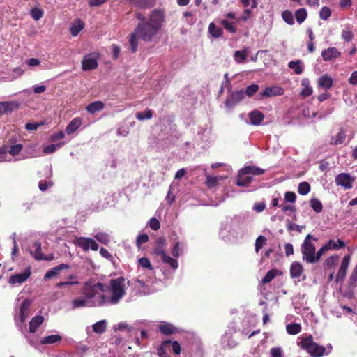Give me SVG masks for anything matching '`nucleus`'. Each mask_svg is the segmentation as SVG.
I'll list each match as a JSON object with an SVG mask.
<instances>
[{
  "instance_id": "obj_1",
  "label": "nucleus",
  "mask_w": 357,
  "mask_h": 357,
  "mask_svg": "<svg viewBox=\"0 0 357 357\" xmlns=\"http://www.w3.org/2000/svg\"><path fill=\"white\" fill-rule=\"evenodd\" d=\"M165 22V13L160 9L153 10L148 16V21L138 23L135 29L129 35L130 51H137L139 39L145 42H151L162 29Z\"/></svg>"
},
{
  "instance_id": "obj_2",
  "label": "nucleus",
  "mask_w": 357,
  "mask_h": 357,
  "mask_svg": "<svg viewBox=\"0 0 357 357\" xmlns=\"http://www.w3.org/2000/svg\"><path fill=\"white\" fill-rule=\"evenodd\" d=\"M98 291L100 292L105 291V286L102 283L98 282L93 284L91 282H85L81 289L83 298L73 299L71 301L72 309L104 305L107 301V297L105 295H100L97 301L93 300Z\"/></svg>"
},
{
  "instance_id": "obj_3",
  "label": "nucleus",
  "mask_w": 357,
  "mask_h": 357,
  "mask_svg": "<svg viewBox=\"0 0 357 357\" xmlns=\"http://www.w3.org/2000/svg\"><path fill=\"white\" fill-rule=\"evenodd\" d=\"M300 347L305 350L311 357H322L326 352V348L318 344L313 340L312 335H308L302 339Z\"/></svg>"
},
{
  "instance_id": "obj_4",
  "label": "nucleus",
  "mask_w": 357,
  "mask_h": 357,
  "mask_svg": "<svg viewBox=\"0 0 357 357\" xmlns=\"http://www.w3.org/2000/svg\"><path fill=\"white\" fill-rule=\"evenodd\" d=\"M125 278L123 277H118L116 279L110 280V287L112 296L109 302L112 304H116L126 294L125 291ZM109 300L107 299L108 302Z\"/></svg>"
},
{
  "instance_id": "obj_5",
  "label": "nucleus",
  "mask_w": 357,
  "mask_h": 357,
  "mask_svg": "<svg viewBox=\"0 0 357 357\" xmlns=\"http://www.w3.org/2000/svg\"><path fill=\"white\" fill-rule=\"evenodd\" d=\"M311 239H313V238L310 234H308L305 237L304 242L301 245V252L303 260H305L307 263L313 264L314 263L316 248L310 241ZM314 240L317 241V238H314Z\"/></svg>"
},
{
  "instance_id": "obj_6",
  "label": "nucleus",
  "mask_w": 357,
  "mask_h": 357,
  "mask_svg": "<svg viewBox=\"0 0 357 357\" xmlns=\"http://www.w3.org/2000/svg\"><path fill=\"white\" fill-rule=\"evenodd\" d=\"M74 243L85 252L88 251L89 248L94 251L98 250L99 248L98 243L91 238L78 237L75 239Z\"/></svg>"
},
{
  "instance_id": "obj_7",
  "label": "nucleus",
  "mask_w": 357,
  "mask_h": 357,
  "mask_svg": "<svg viewBox=\"0 0 357 357\" xmlns=\"http://www.w3.org/2000/svg\"><path fill=\"white\" fill-rule=\"evenodd\" d=\"M355 178L347 173H340L335 176V181L337 185L343 187L344 189H351Z\"/></svg>"
},
{
  "instance_id": "obj_8",
  "label": "nucleus",
  "mask_w": 357,
  "mask_h": 357,
  "mask_svg": "<svg viewBox=\"0 0 357 357\" xmlns=\"http://www.w3.org/2000/svg\"><path fill=\"white\" fill-rule=\"evenodd\" d=\"M351 256L349 255H345L341 262L340 267L336 275V282H343L347 275V271L349 266Z\"/></svg>"
},
{
  "instance_id": "obj_9",
  "label": "nucleus",
  "mask_w": 357,
  "mask_h": 357,
  "mask_svg": "<svg viewBox=\"0 0 357 357\" xmlns=\"http://www.w3.org/2000/svg\"><path fill=\"white\" fill-rule=\"evenodd\" d=\"M98 56L89 54L85 56L82 61V69L85 71L96 69L98 67Z\"/></svg>"
},
{
  "instance_id": "obj_10",
  "label": "nucleus",
  "mask_w": 357,
  "mask_h": 357,
  "mask_svg": "<svg viewBox=\"0 0 357 357\" xmlns=\"http://www.w3.org/2000/svg\"><path fill=\"white\" fill-rule=\"evenodd\" d=\"M245 98V93L243 90L232 92L231 96L226 100L225 106L227 108L233 107Z\"/></svg>"
},
{
  "instance_id": "obj_11",
  "label": "nucleus",
  "mask_w": 357,
  "mask_h": 357,
  "mask_svg": "<svg viewBox=\"0 0 357 357\" xmlns=\"http://www.w3.org/2000/svg\"><path fill=\"white\" fill-rule=\"evenodd\" d=\"M31 274V268L28 267L24 273L11 275L8 279V282L11 284H22L29 278Z\"/></svg>"
},
{
  "instance_id": "obj_12",
  "label": "nucleus",
  "mask_w": 357,
  "mask_h": 357,
  "mask_svg": "<svg viewBox=\"0 0 357 357\" xmlns=\"http://www.w3.org/2000/svg\"><path fill=\"white\" fill-rule=\"evenodd\" d=\"M32 304V301L29 298H26L23 301L19 312V319L22 324L29 315V309Z\"/></svg>"
},
{
  "instance_id": "obj_13",
  "label": "nucleus",
  "mask_w": 357,
  "mask_h": 357,
  "mask_svg": "<svg viewBox=\"0 0 357 357\" xmlns=\"http://www.w3.org/2000/svg\"><path fill=\"white\" fill-rule=\"evenodd\" d=\"M340 55L341 53L335 47H329L324 50L321 52V56L323 59L326 61H331L333 59L340 57Z\"/></svg>"
},
{
  "instance_id": "obj_14",
  "label": "nucleus",
  "mask_w": 357,
  "mask_h": 357,
  "mask_svg": "<svg viewBox=\"0 0 357 357\" xmlns=\"http://www.w3.org/2000/svg\"><path fill=\"white\" fill-rule=\"evenodd\" d=\"M253 181V177L249 174H245L243 169H241L238 173V177L236 184L238 186L247 187Z\"/></svg>"
},
{
  "instance_id": "obj_15",
  "label": "nucleus",
  "mask_w": 357,
  "mask_h": 357,
  "mask_svg": "<svg viewBox=\"0 0 357 357\" xmlns=\"http://www.w3.org/2000/svg\"><path fill=\"white\" fill-rule=\"evenodd\" d=\"M166 246V240L163 237L158 238L155 243V247L153 249V254L156 256H160L161 257L165 255Z\"/></svg>"
},
{
  "instance_id": "obj_16",
  "label": "nucleus",
  "mask_w": 357,
  "mask_h": 357,
  "mask_svg": "<svg viewBox=\"0 0 357 357\" xmlns=\"http://www.w3.org/2000/svg\"><path fill=\"white\" fill-rule=\"evenodd\" d=\"M284 93V90L280 86H271L266 87L264 91L261 93V96L264 98L275 96H282Z\"/></svg>"
},
{
  "instance_id": "obj_17",
  "label": "nucleus",
  "mask_w": 357,
  "mask_h": 357,
  "mask_svg": "<svg viewBox=\"0 0 357 357\" xmlns=\"http://www.w3.org/2000/svg\"><path fill=\"white\" fill-rule=\"evenodd\" d=\"M70 266L66 264H61L49 270L45 275L44 279L48 280L59 275V272L64 269H69Z\"/></svg>"
},
{
  "instance_id": "obj_18",
  "label": "nucleus",
  "mask_w": 357,
  "mask_h": 357,
  "mask_svg": "<svg viewBox=\"0 0 357 357\" xmlns=\"http://www.w3.org/2000/svg\"><path fill=\"white\" fill-rule=\"evenodd\" d=\"M333 84V79L328 75L327 74H324L321 75L318 79V86L321 88H323L326 90L330 89Z\"/></svg>"
},
{
  "instance_id": "obj_19",
  "label": "nucleus",
  "mask_w": 357,
  "mask_h": 357,
  "mask_svg": "<svg viewBox=\"0 0 357 357\" xmlns=\"http://www.w3.org/2000/svg\"><path fill=\"white\" fill-rule=\"evenodd\" d=\"M104 108V102L100 100H97L89 104L86 107V110L88 113L93 114L97 112L102 111Z\"/></svg>"
},
{
  "instance_id": "obj_20",
  "label": "nucleus",
  "mask_w": 357,
  "mask_h": 357,
  "mask_svg": "<svg viewBox=\"0 0 357 357\" xmlns=\"http://www.w3.org/2000/svg\"><path fill=\"white\" fill-rule=\"evenodd\" d=\"M82 121L79 117L74 118L66 128V132L68 135L73 134L82 125Z\"/></svg>"
},
{
  "instance_id": "obj_21",
  "label": "nucleus",
  "mask_w": 357,
  "mask_h": 357,
  "mask_svg": "<svg viewBox=\"0 0 357 357\" xmlns=\"http://www.w3.org/2000/svg\"><path fill=\"white\" fill-rule=\"evenodd\" d=\"M159 331L165 335H170L175 333L177 331V328L169 323H165L160 324L158 326Z\"/></svg>"
},
{
  "instance_id": "obj_22",
  "label": "nucleus",
  "mask_w": 357,
  "mask_h": 357,
  "mask_svg": "<svg viewBox=\"0 0 357 357\" xmlns=\"http://www.w3.org/2000/svg\"><path fill=\"white\" fill-rule=\"evenodd\" d=\"M249 118L252 125L258 126L263 121L264 115L260 111L254 110L250 112Z\"/></svg>"
},
{
  "instance_id": "obj_23",
  "label": "nucleus",
  "mask_w": 357,
  "mask_h": 357,
  "mask_svg": "<svg viewBox=\"0 0 357 357\" xmlns=\"http://www.w3.org/2000/svg\"><path fill=\"white\" fill-rule=\"evenodd\" d=\"M303 272V267L301 263L294 261L290 266V275L293 278H299Z\"/></svg>"
},
{
  "instance_id": "obj_24",
  "label": "nucleus",
  "mask_w": 357,
  "mask_h": 357,
  "mask_svg": "<svg viewBox=\"0 0 357 357\" xmlns=\"http://www.w3.org/2000/svg\"><path fill=\"white\" fill-rule=\"evenodd\" d=\"M84 28V22L80 19H77L75 22L72 24L70 31L73 36H77Z\"/></svg>"
},
{
  "instance_id": "obj_25",
  "label": "nucleus",
  "mask_w": 357,
  "mask_h": 357,
  "mask_svg": "<svg viewBox=\"0 0 357 357\" xmlns=\"http://www.w3.org/2000/svg\"><path fill=\"white\" fill-rule=\"evenodd\" d=\"M44 317L40 315L33 317L29 322V331L35 333L38 327L43 324Z\"/></svg>"
},
{
  "instance_id": "obj_26",
  "label": "nucleus",
  "mask_w": 357,
  "mask_h": 357,
  "mask_svg": "<svg viewBox=\"0 0 357 357\" xmlns=\"http://www.w3.org/2000/svg\"><path fill=\"white\" fill-rule=\"evenodd\" d=\"M245 174L253 176L262 175L264 174L265 170L256 166H246L242 168Z\"/></svg>"
},
{
  "instance_id": "obj_27",
  "label": "nucleus",
  "mask_w": 357,
  "mask_h": 357,
  "mask_svg": "<svg viewBox=\"0 0 357 357\" xmlns=\"http://www.w3.org/2000/svg\"><path fill=\"white\" fill-rule=\"evenodd\" d=\"M346 139L345 131L341 128L336 136L331 137L330 144L332 145H339L342 144Z\"/></svg>"
},
{
  "instance_id": "obj_28",
  "label": "nucleus",
  "mask_w": 357,
  "mask_h": 357,
  "mask_svg": "<svg viewBox=\"0 0 357 357\" xmlns=\"http://www.w3.org/2000/svg\"><path fill=\"white\" fill-rule=\"evenodd\" d=\"M33 246L35 248V250L31 251V255L37 261L43 260V254L42 252L41 243L39 241H36L33 244Z\"/></svg>"
},
{
  "instance_id": "obj_29",
  "label": "nucleus",
  "mask_w": 357,
  "mask_h": 357,
  "mask_svg": "<svg viewBox=\"0 0 357 357\" xmlns=\"http://www.w3.org/2000/svg\"><path fill=\"white\" fill-rule=\"evenodd\" d=\"M62 340V337L59 335H51L44 337L41 339L40 343L42 344H50L60 342Z\"/></svg>"
},
{
  "instance_id": "obj_30",
  "label": "nucleus",
  "mask_w": 357,
  "mask_h": 357,
  "mask_svg": "<svg viewBox=\"0 0 357 357\" xmlns=\"http://www.w3.org/2000/svg\"><path fill=\"white\" fill-rule=\"evenodd\" d=\"M208 32L214 38H219L223 35V29L220 27H218L213 22L210 23Z\"/></svg>"
},
{
  "instance_id": "obj_31",
  "label": "nucleus",
  "mask_w": 357,
  "mask_h": 357,
  "mask_svg": "<svg viewBox=\"0 0 357 357\" xmlns=\"http://www.w3.org/2000/svg\"><path fill=\"white\" fill-rule=\"evenodd\" d=\"M301 85L303 86L301 92V95L304 97H308L312 93V88L310 86V81L308 79H303L301 82Z\"/></svg>"
},
{
  "instance_id": "obj_32",
  "label": "nucleus",
  "mask_w": 357,
  "mask_h": 357,
  "mask_svg": "<svg viewBox=\"0 0 357 357\" xmlns=\"http://www.w3.org/2000/svg\"><path fill=\"white\" fill-rule=\"evenodd\" d=\"M307 12L305 8H301L296 10L295 18L298 24H302L307 18Z\"/></svg>"
},
{
  "instance_id": "obj_33",
  "label": "nucleus",
  "mask_w": 357,
  "mask_h": 357,
  "mask_svg": "<svg viewBox=\"0 0 357 357\" xmlns=\"http://www.w3.org/2000/svg\"><path fill=\"white\" fill-rule=\"evenodd\" d=\"M288 66L289 68L294 69V73L296 75H300L303 71V68L302 66V62L300 60L290 61L288 63Z\"/></svg>"
},
{
  "instance_id": "obj_34",
  "label": "nucleus",
  "mask_w": 357,
  "mask_h": 357,
  "mask_svg": "<svg viewBox=\"0 0 357 357\" xmlns=\"http://www.w3.org/2000/svg\"><path fill=\"white\" fill-rule=\"evenodd\" d=\"M171 340H167L163 341L160 347L158 349V355L160 357H168V354L166 351L167 349L169 347Z\"/></svg>"
},
{
  "instance_id": "obj_35",
  "label": "nucleus",
  "mask_w": 357,
  "mask_h": 357,
  "mask_svg": "<svg viewBox=\"0 0 357 357\" xmlns=\"http://www.w3.org/2000/svg\"><path fill=\"white\" fill-rule=\"evenodd\" d=\"M155 4V0H137L135 6L143 9H148L153 7Z\"/></svg>"
},
{
  "instance_id": "obj_36",
  "label": "nucleus",
  "mask_w": 357,
  "mask_h": 357,
  "mask_svg": "<svg viewBox=\"0 0 357 357\" xmlns=\"http://www.w3.org/2000/svg\"><path fill=\"white\" fill-rule=\"evenodd\" d=\"M107 325L105 320L99 321L93 325V331L98 334H102L106 331Z\"/></svg>"
},
{
  "instance_id": "obj_37",
  "label": "nucleus",
  "mask_w": 357,
  "mask_h": 357,
  "mask_svg": "<svg viewBox=\"0 0 357 357\" xmlns=\"http://www.w3.org/2000/svg\"><path fill=\"white\" fill-rule=\"evenodd\" d=\"M287 332L290 335H297L301 331V326L299 324H289L286 326Z\"/></svg>"
},
{
  "instance_id": "obj_38",
  "label": "nucleus",
  "mask_w": 357,
  "mask_h": 357,
  "mask_svg": "<svg viewBox=\"0 0 357 357\" xmlns=\"http://www.w3.org/2000/svg\"><path fill=\"white\" fill-rule=\"evenodd\" d=\"M331 241H328L322 246L314 255V263L319 261L321 257L327 251L331 250Z\"/></svg>"
},
{
  "instance_id": "obj_39",
  "label": "nucleus",
  "mask_w": 357,
  "mask_h": 357,
  "mask_svg": "<svg viewBox=\"0 0 357 357\" xmlns=\"http://www.w3.org/2000/svg\"><path fill=\"white\" fill-rule=\"evenodd\" d=\"M310 206L316 213H320L323 210L322 203L317 198L311 199L310 200Z\"/></svg>"
},
{
  "instance_id": "obj_40",
  "label": "nucleus",
  "mask_w": 357,
  "mask_h": 357,
  "mask_svg": "<svg viewBox=\"0 0 357 357\" xmlns=\"http://www.w3.org/2000/svg\"><path fill=\"white\" fill-rule=\"evenodd\" d=\"M13 102H0V115L6 114L13 110Z\"/></svg>"
},
{
  "instance_id": "obj_41",
  "label": "nucleus",
  "mask_w": 357,
  "mask_h": 357,
  "mask_svg": "<svg viewBox=\"0 0 357 357\" xmlns=\"http://www.w3.org/2000/svg\"><path fill=\"white\" fill-rule=\"evenodd\" d=\"M221 24L231 33H235L237 31V29L234 26V23L229 22L227 19L222 20L221 21Z\"/></svg>"
},
{
  "instance_id": "obj_42",
  "label": "nucleus",
  "mask_w": 357,
  "mask_h": 357,
  "mask_svg": "<svg viewBox=\"0 0 357 357\" xmlns=\"http://www.w3.org/2000/svg\"><path fill=\"white\" fill-rule=\"evenodd\" d=\"M349 287L354 289L357 287V265L353 269L352 273L348 280Z\"/></svg>"
},
{
  "instance_id": "obj_43",
  "label": "nucleus",
  "mask_w": 357,
  "mask_h": 357,
  "mask_svg": "<svg viewBox=\"0 0 357 357\" xmlns=\"http://www.w3.org/2000/svg\"><path fill=\"white\" fill-rule=\"evenodd\" d=\"M339 259V256L337 255H333L330 256L326 261V265L328 269H333L335 265L337 264Z\"/></svg>"
},
{
  "instance_id": "obj_44",
  "label": "nucleus",
  "mask_w": 357,
  "mask_h": 357,
  "mask_svg": "<svg viewBox=\"0 0 357 357\" xmlns=\"http://www.w3.org/2000/svg\"><path fill=\"white\" fill-rule=\"evenodd\" d=\"M278 271L277 269H271L266 273L265 276L262 278V283L267 284L270 282L278 273Z\"/></svg>"
},
{
  "instance_id": "obj_45",
  "label": "nucleus",
  "mask_w": 357,
  "mask_h": 357,
  "mask_svg": "<svg viewBox=\"0 0 357 357\" xmlns=\"http://www.w3.org/2000/svg\"><path fill=\"white\" fill-rule=\"evenodd\" d=\"M153 114V110L150 109H146L144 112H137L136 114V118L139 121H144L145 119H150L152 118Z\"/></svg>"
},
{
  "instance_id": "obj_46",
  "label": "nucleus",
  "mask_w": 357,
  "mask_h": 357,
  "mask_svg": "<svg viewBox=\"0 0 357 357\" xmlns=\"http://www.w3.org/2000/svg\"><path fill=\"white\" fill-rule=\"evenodd\" d=\"M63 144H64V142H60V143H57V144H53L48 145L43 149V152L45 154L53 153L58 149L63 146Z\"/></svg>"
},
{
  "instance_id": "obj_47",
  "label": "nucleus",
  "mask_w": 357,
  "mask_h": 357,
  "mask_svg": "<svg viewBox=\"0 0 357 357\" xmlns=\"http://www.w3.org/2000/svg\"><path fill=\"white\" fill-rule=\"evenodd\" d=\"M310 190V185L306 182L303 181L298 184V192L301 195H305L309 193Z\"/></svg>"
},
{
  "instance_id": "obj_48",
  "label": "nucleus",
  "mask_w": 357,
  "mask_h": 357,
  "mask_svg": "<svg viewBox=\"0 0 357 357\" xmlns=\"http://www.w3.org/2000/svg\"><path fill=\"white\" fill-rule=\"evenodd\" d=\"M161 258L165 264H169L173 269H176L178 268V264L177 260L167 255L166 254L163 255Z\"/></svg>"
},
{
  "instance_id": "obj_49",
  "label": "nucleus",
  "mask_w": 357,
  "mask_h": 357,
  "mask_svg": "<svg viewBox=\"0 0 357 357\" xmlns=\"http://www.w3.org/2000/svg\"><path fill=\"white\" fill-rule=\"evenodd\" d=\"M282 17L283 20L289 25H293L294 24V19L293 13L287 10L282 13Z\"/></svg>"
},
{
  "instance_id": "obj_50",
  "label": "nucleus",
  "mask_w": 357,
  "mask_h": 357,
  "mask_svg": "<svg viewBox=\"0 0 357 357\" xmlns=\"http://www.w3.org/2000/svg\"><path fill=\"white\" fill-rule=\"evenodd\" d=\"M138 264L143 268L148 269L149 271H152L153 267L150 261V260L147 257H141L138 259Z\"/></svg>"
},
{
  "instance_id": "obj_51",
  "label": "nucleus",
  "mask_w": 357,
  "mask_h": 357,
  "mask_svg": "<svg viewBox=\"0 0 357 357\" xmlns=\"http://www.w3.org/2000/svg\"><path fill=\"white\" fill-rule=\"evenodd\" d=\"M259 90V86L256 84H252L246 87L245 90L243 91L245 96L248 97H252Z\"/></svg>"
},
{
  "instance_id": "obj_52",
  "label": "nucleus",
  "mask_w": 357,
  "mask_h": 357,
  "mask_svg": "<svg viewBox=\"0 0 357 357\" xmlns=\"http://www.w3.org/2000/svg\"><path fill=\"white\" fill-rule=\"evenodd\" d=\"M30 15L34 20H39L44 15V12L41 8H33L31 10Z\"/></svg>"
},
{
  "instance_id": "obj_53",
  "label": "nucleus",
  "mask_w": 357,
  "mask_h": 357,
  "mask_svg": "<svg viewBox=\"0 0 357 357\" xmlns=\"http://www.w3.org/2000/svg\"><path fill=\"white\" fill-rule=\"evenodd\" d=\"M234 59L237 63H242L247 59L245 51H236L234 52Z\"/></svg>"
},
{
  "instance_id": "obj_54",
  "label": "nucleus",
  "mask_w": 357,
  "mask_h": 357,
  "mask_svg": "<svg viewBox=\"0 0 357 357\" xmlns=\"http://www.w3.org/2000/svg\"><path fill=\"white\" fill-rule=\"evenodd\" d=\"M267 239L264 236H259L255 241V251L258 252L259 250L263 247L264 244L266 243Z\"/></svg>"
},
{
  "instance_id": "obj_55",
  "label": "nucleus",
  "mask_w": 357,
  "mask_h": 357,
  "mask_svg": "<svg viewBox=\"0 0 357 357\" xmlns=\"http://www.w3.org/2000/svg\"><path fill=\"white\" fill-rule=\"evenodd\" d=\"M206 183L209 188H213L218 184L217 176H207Z\"/></svg>"
},
{
  "instance_id": "obj_56",
  "label": "nucleus",
  "mask_w": 357,
  "mask_h": 357,
  "mask_svg": "<svg viewBox=\"0 0 357 357\" xmlns=\"http://www.w3.org/2000/svg\"><path fill=\"white\" fill-rule=\"evenodd\" d=\"M331 15V9L327 6L322 7L319 12V17L324 20H326Z\"/></svg>"
},
{
  "instance_id": "obj_57",
  "label": "nucleus",
  "mask_w": 357,
  "mask_h": 357,
  "mask_svg": "<svg viewBox=\"0 0 357 357\" xmlns=\"http://www.w3.org/2000/svg\"><path fill=\"white\" fill-rule=\"evenodd\" d=\"M149 241V236L146 234L139 235L136 239V245L139 249L142 244Z\"/></svg>"
},
{
  "instance_id": "obj_58",
  "label": "nucleus",
  "mask_w": 357,
  "mask_h": 357,
  "mask_svg": "<svg viewBox=\"0 0 357 357\" xmlns=\"http://www.w3.org/2000/svg\"><path fill=\"white\" fill-rule=\"evenodd\" d=\"M329 241H331V250H336L345 247V243L342 240L337 239L335 241L330 240Z\"/></svg>"
},
{
  "instance_id": "obj_59",
  "label": "nucleus",
  "mask_w": 357,
  "mask_h": 357,
  "mask_svg": "<svg viewBox=\"0 0 357 357\" xmlns=\"http://www.w3.org/2000/svg\"><path fill=\"white\" fill-rule=\"evenodd\" d=\"M22 149V145L21 144H15L10 146L8 152L13 155L15 156L18 155Z\"/></svg>"
},
{
  "instance_id": "obj_60",
  "label": "nucleus",
  "mask_w": 357,
  "mask_h": 357,
  "mask_svg": "<svg viewBox=\"0 0 357 357\" xmlns=\"http://www.w3.org/2000/svg\"><path fill=\"white\" fill-rule=\"evenodd\" d=\"M296 199V195L294 192L288 191L284 194V201L286 202L294 203Z\"/></svg>"
},
{
  "instance_id": "obj_61",
  "label": "nucleus",
  "mask_w": 357,
  "mask_h": 357,
  "mask_svg": "<svg viewBox=\"0 0 357 357\" xmlns=\"http://www.w3.org/2000/svg\"><path fill=\"white\" fill-rule=\"evenodd\" d=\"M181 252H182V250H181V246H180V243H179V241H177L174 245V247H173L172 250V255L174 257H178L180 256Z\"/></svg>"
},
{
  "instance_id": "obj_62",
  "label": "nucleus",
  "mask_w": 357,
  "mask_h": 357,
  "mask_svg": "<svg viewBox=\"0 0 357 357\" xmlns=\"http://www.w3.org/2000/svg\"><path fill=\"white\" fill-rule=\"evenodd\" d=\"M149 227L151 229L157 231L160 227V223L157 218H151L149 221Z\"/></svg>"
},
{
  "instance_id": "obj_63",
  "label": "nucleus",
  "mask_w": 357,
  "mask_h": 357,
  "mask_svg": "<svg viewBox=\"0 0 357 357\" xmlns=\"http://www.w3.org/2000/svg\"><path fill=\"white\" fill-rule=\"evenodd\" d=\"M342 37L345 41L349 42L353 39L354 34L350 30H343L342 31Z\"/></svg>"
},
{
  "instance_id": "obj_64",
  "label": "nucleus",
  "mask_w": 357,
  "mask_h": 357,
  "mask_svg": "<svg viewBox=\"0 0 357 357\" xmlns=\"http://www.w3.org/2000/svg\"><path fill=\"white\" fill-rule=\"evenodd\" d=\"M271 357H282V349L280 347H273L271 349Z\"/></svg>"
}]
</instances>
